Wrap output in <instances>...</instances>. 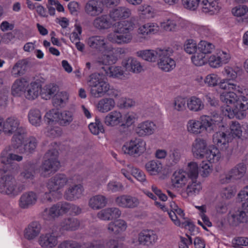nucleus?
<instances>
[{"mask_svg":"<svg viewBox=\"0 0 248 248\" xmlns=\"http://www.w3.org/2000/svg\"><path fill=\"white\" fill-rule=\"evenodd\" d=\"M203 82L208 87L219 86L223 90L220 93L219 98L223 104L221 111L224 116L239 120L245 118L246 111L248 109V99L241 95L246 90L244 86L229 82L228 79L222 78L215 73L207 74Z\"/></svg>","mask_w":248,"mask_h":248,"instance_id":"f257e3e1","label":"nucleus"},{"mask_svg":"<svg viewBox=\"0 0 248 248\" xmlns=\"http://www.w3.org/2000/svg\"><path fill=\"white\" fill-rule=\"evenodd\" d=\"M86 43L92 49L104 51V54L93 62V65H110L116 63L118 61V56L117 55V50L113 51L112 48L108 46L103 37L91 36L86 40Z\"/></svg>","mask_w":248,"mask_h":248,"instance_id":"f03ea898","label":"nucleus"},{"mask_svg":"<svg viewBox=\"0 0 248 248\" xmlns=\"http://www.w3.org/2000/svg\"><path fill=\"white\" fill-rule=\"evenodd\" d=\"M191 152L196 159L205 158L210 163H217L222 159L220 151L213 146L208 147L206 140L203 138L196 139L191 146Z\"/></svg>","mask_w":248,"mask_h":248,"instance_id":"7ed1b4c3","label":"nucleus"},{"mask_svg":"<svg viewBox=\"0 0 248 248\" xmlns=\"http://www.w3.org/2000/svg\"><path fill=\"white\" fill-rule=\"evenodd\" d=\"M2 130L8 136L13 135L12 142L15 148H18L26 138V129L21 125L19 119L15 116L8 117L3 121Z\"/></svg>","mask_w":248,"mask_h":248,"instance_id":"20e7f679","label":"nucleus"},{"mask_svg":"<svg viewBox=\"0 0 248 248\" xmlns=\"http://www.w3.org/2000/svg\"><path fill=\"white\" fill-rule=\"evenodd\" d=\"M114 31L107 36L108 41L118 45L130 43L133 38L131 31L135 28V24L131 20H123L114 25Z\"/></svg>","mask_w":248,"mask_h":248,"instance_id":"39448f33","label":"nucleus"},{"mask_svg":"<svg viewBox=\"0 0 248 248\" xmlns=\"http://www.w3.org/2000/svg\"><path fill=\"white\" fill-rule=\"evenodd\" d=\"M69 178L63 173H58L51 178L46 183V187L49 190L44 195V201H52L59 199L62 193L61 189H62L69 182Z\"/></svg>","mask_w":248,"mask_h":248,"instance_id":"423d86ee","label":"nucleus"},{"mask_svg":"<svg viewBox=\"0 0 248 248\" xmlns=\"http://www.w3.org/2000/svg\"><path fill=\"white\" fill-rule=\"evenodd\" d=\"M8 169L0 165V192L11 197H15L20 192L15 178L6 174Z\"/></svg>","mask_w":248,"mask_h":248,"instance_id":"0eeeda50","label":"nucleus"},{"mask_svg":"<svg viewBox=\"0 0 248 248\" xmlns=\"http://www.w3.org/2000/svg\"><path fill=\"white\" fill-rule=\"evenodd\" d=\"M90 87V94L94 98H100L107 94L109 90V84L99 74H93L88 81Z\"/></svg>","mask_w":248,"mask_h":248,"instance_id":"6e6552de","label":"nucleus"},{"mask_svg":"<svg viewBox=\"0 0 248 248\" xmlns=\"http://www.w3.org/2000/svg\"><path fill=\"white\" fill-rule=\"evenodd\" d=\"M170 211L168 214L173 223L177 226L188 230L190 232H194L195 226L192 222L188 220H186L184 222L181 221V219H185L183 210L173 201L170 202Z\"/></svg>","mask_w":248,"mask_h":248,"instance_id":"1a4fd4ad","label":"nucleus"},{"mask_svg":"<svg viewBox=\"0 0 248 248\" xmlns=\"http://www.w3.org/2000/svg\"><path fill=\"white\" fill-rule=\"evenodd\" d=\"M173 51L170 47H161L156 60L158 68L162 71L170 72L176 67V62L172 57Z\"/></svg>","mask_w":248,"mask_h":248,"instance_id":"9d476101","label":"nucleus"},{"mask_svg":"<svg viewBox=\"0 0 248 248\" xmlns=\"http://www.w3.org/2000/svg\"><path fill=\"white\" fill-rule=\"evenodd\" d=\"M122 150L124 154L139 157L146 152L147 144L143 139L136 138L125 142Z\"/></svg>","mask_w":248,"mask_h":248,"instance_id":"9b49d317","label":"nucleus"},{"mask_svg":"<svg viewBox=\"0 0 248 248\" xmlns=\"http://www.w3.org/2000/svg\"><path fill=\"white\" fill-rule=\"evenodd\" d=\"M58 151L56 149L49 150L45 155L41 169V174L47 177L49 174L56 171L60 167V163L58 160Z\"/></svg>","mask_w":248,"mask_h":248,"instance_id":"f8f14e48","label":"nucleus"},{"mask_svg":"<svg viewBox=\"0 0 248 248\" xmlns=\"http://www.w3.org/2000/svg\"><path fill=\"white\" fill-rule=\"evenodd\" d=\"M199 119L202 133H212L217 126H221L220 124L223 121L222 117L218 114H213L211 115H202Z\"/></svg>","mask_w":248,"mask_h":248,"instance_id":"ddd939ff","label":"nucleus"},{"mask_svg":"<svg viewBox=\"0 0 248 248\" xmlns=\"http://www.w3.org/2000/svg\"><path fill=\"white\" fill-rule=\"evenodd\" d=\"M59 111L53 109L47 111L45 116V121L49 125L46 131V135L51 137H56L62 133L61 128L58 126L52 127L51 125L54 123L58 124Z\"/></svg>","mask_w":248,"mask_h":248,"instance_id":"4468645a","label":"nucleus"},{"mask_svg":"<svg viewBox=\"0 0 248 248\" xmlns=\"http://www.w3.org/2000/svg\"><path fill=\"white\" fill-rule=\"evenodd\" d=\"M17 150H18V149L15 148L12 143L11 146L4 149L0 154V165L5 167L7 169L6 165L12 164L15 161H21L23 157L15 153Z\"/></svg>","mask_w":248,"mask_h":248,"instance_id":"2eb2a0df","label":"nucleus"},{"mask_svg":"<svg viewBox=\"0 0 248 248\" xmlns=\"http://www.w3.org/2000/svg\"><path fill=\"white\" fill-rule=\"evenodd\" d=\"M185 21L174 14L169 15L160 22V27L166 31L175 32L183 27Z\"/></svg>","mask_w":248,"mask_h":248,"instance_id":"dca6fc26","label":"nucleus"},{"mask_svg":"<svg viewBox=\"0 0 248 248\" xmlns=\"http://www.w3.org/2000/svg\"><path fill=\"white\" fill-rule=\"evenodd\" d=\"M246 172V167L243 163H239L228 172L220 176L222 183H229L232 180H239L243 177Z\"/></svg>","mask_w":248,"mask_h":248,"instance_id":"f3484780","label":"nucleus"},{"mask_svg":"<svg viewBox=\"0 0 248 248\" xmlns=\"http://www.w3.org/2000/svg\"><path fill=\"white\" fill-rule=\"evenodd\" d=\"M69 207L67 202L59 203L49 208H46L43 213V217L46 220L53 219L67 213Z\"/></svg>","mask_w":248,"mask_h":248,"instance_id":"a211bd4d","label":"nucleus"},{"mask_svg":"<svg viewBox=\"0 0 248 248\" xmlns=\"http://www.w3.org/2000/svg\"><path fill=\"white\" fill-rule=\"evenodd\" d=\"M212 141L215 147L221 150L227 149L231 142V138L227 133L222 130L215 132L212 136Z\"/></svg>","mask_w":248,"mask_h":248,"instance_id":"6ab92c4d","label":"nucleus"},{"mask_svg":"<svg viewBox=\"0 0 248 248\" xmlns=\"http://www.w3.org/2000/svg\"><path fill=\"white\" fill-rule=\"evenodd\" d=\"M188 179L185 170L178 169L175 170L172 175L171 186L175 188H183L187 184Z\"/></svg>","mask_w":248,"mask_h":248,"instance_id":"aec40b11","label":"nucleus"},{"mask_svg":"<svg viewBox=\"0 0 248 248\" xmlns=\"http://www.w3.org/2000/svg\"><path fill=\"white\" fill-rule=\"evenodd\" d=\"M122 66L126 71L135 74L140 73L143 70L141 63L133 57L124 58L122 62Z\"/></svg>","mask_w":248,"mask_h":248,"instance_id":"412c9836","label":"nucleus"},{"mask_svg":"<svg viewBox=\"0 0 248 248\" xmlns=\"http://www.w3.org/2000/svg\"><path fill=\"white\" fill-rule=\"evenodd\" d=\"M156 129V124L153 122L147 120L139 123L136 128V132L140 136L146 137L154 134Z\"/></svg>","mask_w":248,"mask_h":248,"instance_id":"4be33fe9","label":"nucleus"},{"mask_svg":"<svg viewBox=\"0 0 248 248\" xmlns=\"http://www.w3.org/2000/svg\"><path fill=\"white\" fill-rule=\"evenodd\" d=\"M84 191L83 186L81 184L70 185L64 191V197L68 201H75L83 195Z\"/></svg>","mask_w":248,"mask_h":248,"instance_id":"5701e85b","label":"nucleus"},{"mask_svg":"<svg viewBox=\"0 0 248 248\" xmlns=\"http://www.w3.org/2000/svg\"><path fill=\"white\" fill-rule=\"evenodd\" d=\"M158 240L157 235L152 230H144L139 233L138 242L139 244L150 246L154 245Z\"/></svg>","mask_w":248,"mask_h":248,"instance_id":"b1692460","label":"nucleus"},{"mask_svg":"<svg viewBox=\"0 0 248 248\" xmlns=\"http://www.w3.org/2000/svg\"><path fill=\"white\" fill-rule=\"evenodd\" d=\"M85 13L91 16H96L103 12L102 3L98 0H90L85 5Z\"/></svg>","mask_w":248,"mask_h":248,"instance_id":"393cba45","label":"nucleus"},{"mask_svg":"<svg viewBox=\"0 0 248 248\" xmlns=\"http://www.w3.org/2000/svg\"><path fill=\"white\" fill-rule=\"evenodd\" d=\"M220 6L216 0H200L199 9L203 13L214 15L218 12Z\"/></svg>","mask_w":248,"mask_h":248,"instance_id":"a878e982","label":"nucleus"},{"mask_svg":"<svg viewBox=\"0 0 248 248\" xmlns=\"http://www.w3.org/2000/svg\"><path fill=\"white\" fill-rule=\"evenodd\" d=\"M41 92V85L37 81L29 82L28 81V86L25 92V97L29 100L36 99L40 95Z\"/></svg>","mask_w":248,"mask_h":248,"instance_id":"bb28decb","label":"nucleus"},{"mask_svg":"<svg viewBox=\"0 0 248 248\" xmlns=\"http://www.w3.org/2000/svg\"><path fill=\"white\" fill-rule=\"evenodd\" d=\"M131 15V9L126 6H119L112 9L109 12L110 18L114 21L128 18Z\"/></svg>","mask_w":248,"mask_h":248,"instance_id":"cd10ccee","label":"nucleus"},{"mask_svg":"<svg viewBox=\"0 0 248 248\" xmlns=\"http://www.w3.org/2000/svg\"><path fill=\"white\" fill-rule=\"evenodd\" d=\"M38 199V196L32 191L27 192L23 193L20 197L18 205L22 209H27L34 205Z\"/></svg>","mask_w":248,"mask_h":248,"instance_id":"c85d7f7f","label":"nucleus"},{"mask_svg":"<svg viewBox=\"0 0 248 248\" xmlns=\"http://www.w3.org/2000/svg\"><path fill=\"white\" fill-rule=\"evenodd\" d=\"M121 214V211L117 207L107 208L99 211L97 217L103 220H110L119 218Z\"/></svg>","mask_w":248,"mask_h":248,"instance_id":"c756f323","label":"nucleus"},{"mask_svg":"<svg viewBox=\"0 0 248 248\" xmlns=\"http://www.w3.org/2000/svg\"><path fill=\"white\" fill-rule=\"evenodd\" d=\"M186 108L191 112H199L204 109L205 104L201 98L192 96L186 100Z\"/></svg>","mask_w":248,"mask_h":248,"instance_id":"7c9ffc66","label":"nucleus"},{"mask_svg":"<svg viewBox=\"0 0 248 248\" xmlns=\"http://www.w3.org/2000/svg\"><path fill=\"white\" fill-rule=\"evenodd\" d=\"M39 245L44 248H53L58 244L57 237L53 232L41 234L38 239Z\"/></svg>","mask_w":248,"mask_h":248,"instance_id":"2f4dec72","label":"nucleus"},{"mask_svg":"<svg viewBox=\"0 0 248 248\" xmlns=\"http://www.w3.org/2000/svg\"><path fill=\"white\" fill-rule=\"evenodd\" d=\"M160 30L158 24L155 22H148L140 25L137 30L139 35L144 38L148 35L155 34L158 33Z\"/></svg>","mask_w":248,"mask_h":248,"instance_id":"473e14b6","label":"nucleus"},{"mask_svg":"<svg viewBox=\"0 0 248 248\" xmlns=\"http://www.w3.org/2000/svg\"><path fill=\"white\" fill-rule=\"evenodd\" d=\"M122 113L118 110H113L108 113L104 118L105 124L109 127H115L119 124L122 125Z\"/></svg>","mask_w":248,"mask_h":248,"instance_id":"72a5a7b5","label":"nucleus"},{"mask_svg":"<svg viewBox=\"0 0 248 248\" xmlns=\"http://www.w3.org/2000/svg\"><path fill=\"white\" fill-rule=\"evenodd\" d=\"M116 106L115 100L110 97H105L100 99L96 104L95 108L101 113H107L112 110Z\"/></svg>","mask_w":248,"mask_h":248,"instance_id":"f704fd0d","label":"nucleus"},{"mask_svg":"<svg viewBox=\"0 0 248 248\" xmlns=\"http://www.w3.org/2000/svg\"><path fill=\"white\" fill-rule=\"evenodd\" d=\"M161 48V47H158L155 49L139 50L136 52V56L146 61L155 62Z\"/></svg>","mask_w":248,"mask_h":248,"instance_id":"c9c22d12","label":"nucleus"},{"mask_svg":"<svg viewBox=\"0 0 248 248\" xmlns=\"http://www.w3.org/2000/svg\"><path fill=\"white\" fill-rule=\"evenodd\" d=\"M161 48V47H158L155 49L139 50L136 52V56L146 61L155 62Z\"/></svg>","mask_w":248,"mask_h":248,"instance_id":"e433bc0d","label":"nucleus"},{"mask_svg":"<svg viewBox=\"0 0 248 248\" xmlns=\"http://www.w3.org/2000/svg\"><path fill=\"white\" fill-rule=\"evenodd\" d=\"M41 226L37 221L31 223L25 229L24 236L28 240H33L40 233Z\"/></svg>","mask_w":248,"mask_h":248,"instance_id":"4c0bfd02","label":"nucleus"},{"mask_svg":"<svg viewBox=\"0 0 248 248\" xmlns=\"http://www.w3.org/2000/svg\"><path fill=\"white\" fill-rule=\"evenodd\" d=\"M28 80L25 78L16 79L12 86V93L13 95L20 96L25 95V92L28 86Z\"/></svg>","mask_w":248,"mask_h":248,"instance_id":"58836bf2","label":"nucleus"},{"mask_svg":"<svg viewBox=\"0 0 248 248\" xmlns=\"http://www.w3.org/2000/svg\"><path fill=\"white\" fill-rule=\"evenodd\" d=\"M187 132L192 135L198 136L202 134L200 119H189L186 123Z\"/></svg>","mask_w":248,"mask_h":248,"instance_id":"ea45409f","label":"nucleus"},{"mask_svg":"<svg viewBox=\"0 0 248 248\" xmlns=\"http://www.w3.org/2000/svg\"><path fill=\"white\" fill-rule=\"evenodd\" d=\"M145 167L149 174L152 176H156L161 173L163 170V166L162 163L155 160H152L147 162Z\"/></svg>","mask_w":248,"mask_h":248,"instance_id":"a19ab883","label":"nucleus"},{"mask_svg":"<svg viewBox=\"0 0 248 248\" xmlns=\"http://www.w3.org/2000/svg\"><path fill=\"white\" fill-rule=\"evenodd\" d=\"M127 227V223L124 220L119 219L110 222L108 225L107 229L109 232L117 234L124 232Z\"/></svg>","mask_w":248,"mask_h":248,"instance_id":"79ce46f5","label":"nucleus"},{"mask_svg":"<svg viewBox=\"0 0 248 248\" xmlns=\"http://www.w3.org/2000/svg\"><path fill=\"white\" fill-rule=\"evenodd\" d=\"M110 18L109 15H107L97 16L93 21V26L99 30L108 29L112 25Z\"/></svg>","mask_w":248,"mask_h":248,"instance_id":"37998d69","label":"nucleus"},{"mask_svg":"<svg viewBox=\"0 0 248 248\" xmlns=\"http://www.w3.org/2000/svg\"><path fill=\"white\" fill-rule=\"evenodd\" d=\"M239 209L236 211H232L230 212V219L234 224H238L240 223L245 222L247 221L248 212L245 210Z\"/></svg>","mask_w":248,"mask_h":248,"instance_id":"c03bdc74","label":"nucleus"},{"mask_svg":"<svg viewBox=\"0 0 248 248\" xmlns=\"http://www.w3.org/2000/svg\"><path fill=\"white\" fill-rule=\"evenodd\" d=\"M74 113L70 110L59 111L58 124L62 126L69 125L73 121Z\"/></svg>","mask_w":248,"mask_h":248,"instance_id":"a18cd8bd","label":"nucleus"},{"mask_svg":"<svg viewBox=\"0 0 248 248\" xmlns=\"http://www.w3.org/2000/svg\"><path fill=\"white\" fill-rule=\"evenodd\" d=\"M202 188L200 182L197 179H192L188 183L186 191L188 196H195L200 194Z\"/></svg>","mask_w":248,"mask_h":248,"instance_id":"49530a36","label":"nucleus"},{"mask_svg":"<svg viewBox=\"0 0 248 248\" xmlns=\"http://www.w3.org/2000/svg\"><path fill=\"white\" fill-rule=\"evenodd\" d=\"M226 132L231 138L239 139L242 135V127L240 124L236 121H232L229 124V129Z\"/></svg>","mask_w":248,"mask_h":248,"instance_id":"de8ad7c7","label":"nucleus"},{"mask_svg":"<svg viewBox=\"0 0 248 248\" xmlns=\"http://www.w3.org/2000/svg\"><path fill=\"white\" fill-rule=\"evenodd\" d=\"M58 91V87L54 84L46 85L43 88L41 87L40 96L45 100H49Z\"/></svg>","mask_w":248,"mask_h":248,"instance_id":"09e8293b","label":"nucleus"},{"mask_svg":"<svg viewBox=\"0 0 248 248\" xmlns=\"http://www.w3.org/2000/svg\"><path fill=\"white\" fill-rule=\"evenodd\" d=\"M28 118L29 123L34 126H39L42 124V114L38 109L33 108L30 110Z\"/></svg>","mask_w":248,"mask_h":248,"instance_id":"8fccbe9b","label":"nucleus"},{"mask_svg":"<svg viewBox=\"0 0 248 248\" xmlns=\"http://www.w3.org/2000/svg\"><path fill=\"white\" fill-rule=\"evenodd\" d=\"M137 113L129 111L122 114V126L130 127L134 124L138 120Z\"/></svg>","mask_w":248,"mask_h":248,"instance_id":"3c124183","label":"nucleus"},{"mask_svg":"<svg viewBox=\"0 0 248 248\" xmlns=\"http://www.w3.org/2000/svg\"><path fill=\"white\" fill-rule=\"evenodd\" d=\"M37 140L34 137L27 138V132H26V138L24 143L17 148L19 153H23L24 151L31 152L33 151L37 146Z\"/></svg>","mask_w":248,"mask_h":248,"instance_id":"603ef678","label":"nucleus"},{"mask_svg":"<svg viewBox=\"0 0 248 248\" xmlns=\"http://www.w3.org/2000/svg\"><path fill=\"white\" fill-rule=\"evenodd\" d=\"M107 201L103 195L93 196L89 200V205L93 209H99L106 206Z\"/></svg>","mask_w":248,"mask_h":248,"instance_id":"864d4df0","label":"nucleus"},{"mask_svg":"<svg viewBox=\"0 0 248 248\" xmlns=\"http://www.w3.org/2000/svg\"><path fill=\"white\" fill-rule=\"evenodd\" d=\"M106 74L110 77L120 79H125L127 78V74L122 69L121 66H111L109 67L106 71Z\"/></svg>","mask_w":248,"mask_h":248,"instance_id":"5fc2aeb1","label":"nucleus"},{"mask_svg":"<svg viewBox=\"0 0 248 248\" xmlns=\"http://www.w3.org/2000/svg\"><path fill=\"white\" fill-rule=\"evenodd\" d=\"M185 171L191 180L197 179L199 176V165L197 162L191 161L187 163Z\"/></svg>","mask_w":248,"mask_h":248,"instance_id":"6e6d98bb","label":"nucleus"},{"mask_svg":"<svg viewBox=\"0 0 248 248\" xmlns=\"http://www.w3.org/2000/svg\"><path fill=\"white\" fill-rule=\"evenodd\" d=\"M241 72L242 70L239 67L226 66L224 68L222 74L228 78L226 79L230 82V80H235Z\"/></svg>","mask_w":248,"mask_h":248,"instance_id":"4d7b16f0","label":"nucleus"},{"mask_svg":"<svg viewBox=\"0 0 248 248\" xmlns=\"http://www.w3.org/2000/svg\"><path fill=\"white\" fill-rule=\"evenodd\" d=\"M27 61L26 60H21L18 61L14 66L11 74L14 77H17L23 75L27 70Z\"/></svg>","mask_w":248,"mask_h":248,"instance_id":"13d9d810","label":"nucleus"},{"mask_svg":"<svg viewBox=\"0 0 248 248\" xmlns=\"http://www.w3.org/2000/svg\"><path fill=\"white\" fill-rule=\"evenodd\" d=\"M69 94L66 91L57 92L53 98V103L57 106H63L68 102Z\"/></svg>","mask_w":248,"mask_h":248,"instance_id":"bf43d9fd","label":"nucleus"},{"mask_svg":"<svg viewBox=\"0 0 248 248\" xmlns=\"http://www.w3.org/2000/svg\"><path fill=\"white\" fill-rule=\"evenodd\" d=\"M140 16L144 18H150L154 17L155 15L154 9L148 4H143L138 9Z\"/></svg>","mask_w":248,"mask_h":248,"instance_id":"052dcab7","label":"nucleus"},{"mask_svg":"<svg viewBox=\"0 0 248 248\" xmlns=\"http://www.w3.org/2000/svg\"><path fill=\"white\" fill-rule=\"evenodd\" d=\"M192 63L197 66H202L207 63L208 57L201 52H195L191 57Z\"/></svg>","mask_w":248,"mask_h":248,"instance_id":"680f3d73","label":"nucleus"},{"mask_svg":"<svg viewBox=\"0 0 248 248\" xmlns=\"http://www.w3.org/2000/svg\"><path fill=\"white\" fill-rule=\"evenodd\" d=\"M171 106L174 110L182 112L186 110V100L181 96L175 97L172 103Z\"/></svg>","mask_w":248,"mask_h":248,"instance_id":"e2e57ef3","label":"nucleus"},{"mask_svg":"<svg viewBox=\"0 0 248 248\" xmlns=\"http://www.w3.org/2000/svg\"><path fill=\"white\" fill-rule=\"evenodd\" d=\"M91 132L93 135H98L104 132V126L99 119L96 118L95 122L91 123L89 125Z\"/></svg>","mask_w":248,"mask_h":248,"instance_id":"0e129e2a","label":"nucleus"},{"mask_svg":"<svg viewBox=\"0 0 248 248\" xmlns=\"http://www.w3.org/2000/svg\"><path fill=\"white\" fill-rule=\"evenodd\" d=\"M62 227L65 230L74 231L77 230L79 226L78 220L75 218L65 220L62 224Z\"/></svg>","mask_w":248,"mask_h":248,"instance_id":"69168bd1","label":"nucleus"},{"mask_svg":"<svg viewBox=\"0 0 248 248\" xmlns=\"http://www.w3.org/2000/svg\"><path fill=\"white\" fill-rule=\"evenodd\" d=\"M238 199L242 202V207L248 212V186H245L238 194Z\"/></svg>","mask_w":248,"mask_h":248,"instance_id":"338daca9","label":"nucleus"},{"mask_svg":"<svg viewBox=\"0 0 248 248\" xmlns=\"http://www.w3.org/2000/svg\"><path fill=\"white\" fill-rule=\"evenodd\" d=\"M84 245L74 240H65L61 242L58 248H84Z\"/></svg>","mask_w":248,"mask_h":248,"instance_id":"774afa93","label":"nucleus"}]
</instances>
